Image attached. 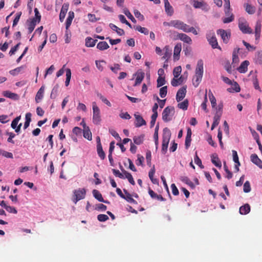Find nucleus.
Listing matches in <instances>:
<instances>
[{"instance_id":"39448f33","label":"nucleus","mask_w":262,"mask_h":262,"mask_svg":"<svg viewBox=\"0 0 262 262\" xmlns=\"http://www.w3.org/2000/svg\"><path fill=\"white\" fill-rule=\"evenodd\" d=\"M174 113V107L167 106L164 108L162 113V119L165 122H168L171 120V117Z\"/></svg>"},{"instance_id":"37998d69","label":"nucleus","mask_w":262,"mask_h":262,"mask_svg":"<svg viewBox=\"0 0 262 262\" xmlns=\"http://www.w3.org/2000/svg\"><path fill=\"white\" fill-rule=\"evenodd\" d=\"M233 84V88H228L227 89V91L229 92H232V90H234L236 92H239L241 90L240 87L238 85V84L236 82L234 81Z\"/></svg>"},{"instance_id":"7c9ffc66","label":"nucleus","mask_w":262,"mask_h":262,"mask_svg":"<svg viewBox=\"0 0 262 262\" xmlns=\"http://www.w3.org/2000/svg\"><path fill=\"white\" fill-rule=\"evenodd\" d=\"M123 191L125 193V198L124 199L126 200L128 202L133 203L135 204H137V202L136 200H135L132 196L131 194L127 192V191L124 189Z\"/></svg>"},{"instance_id":"4d7b16f0","label":"nucleus","mask_w":262,"mask_h":262,"mask_svg":"<svg viewBox=\"0 0 262 262\" xmlns=\"http://www.w3.org/2000/svg\"><path fill=\"white\" fill-rule=\"evenodd\" d=\"M83 137L89 140H92V133L89 129L83 130Z\"/></svg>"},{"instance_id":"5701e85b","label":"nucleus","mask_w":262,"mask_h":262,"mask_svg":"<svg viewBox=\"0 0 262 262\" xmlns=\"http://www.w3.org/2000/svg\"><path fill=\"white\" fill-rule=\"evenodd\" d=\"M74 17V13L73 11H70L69 12L68 17L67 18L66 22V30H68L69 28L70 27Z\"/></svg>"},{"instance_id":"f704fd0d","label":"nucleus","mask_w":262,"mask_h":262,"mask_svg":"<svg viewBox=\"0 0 262 262\" xmlns=\"http://www.w3.org/2000/svg\"><path fill=\"white\" fill-rule=\"evenodd\" d=\"M144 135L142 134L138 136H135L133 138L134 142L137 145L142 144L144 141Z\"/></svg>"},{"instance_id":"338daca9","label":"nucleus","mask_w":262,"mask_h":262,"mask_svg":"<svg viewBox=\"0 0 262 262\" xmlns=\"http://www.w3.org/2000/svg\"><path fill=\"white\" fill-rule=\"evenodd\" d=\"M137 157L138 159L136 161V165L138 166L143 165V163L144 160V157L139 154L137 155Z\"/></svg>"},{"instance_id":"864d4df0","label":"nucleus","mask_w":262,"mask_h":262,"mask_svg":"<svg viewBox=\"0 0 262 262\" xmlns=\"http://www.w3.org/2000/svg\"><path fill=\"white\" fill-rule=\"evenodd\" d=\"M157 87L159 88L162 86V85L165 84L166 81L165 79V77H158L157 80Z\"/></svg>"},{"instance_id":"09e8293b","label":"nucleus","mask_w":262,"mask_h":262,"mask_svg":"<svg viewBox=\"0 0 262 262\" xmlns=\"http://www.w3.org/2000/svg\"><path fill=\"white\" fill-rule=\"evenodd\" d=\"M146 159L147 165L150 167L151 165V153L150 150L146 151Z\"/></svg>"},{"instance_id":"20e7f679","label":"nucleus","mask_w":262,"mask_h":262,"mask_svg":"<svg viewBox=\"0 0 262 262\" xmlns=\"http://www.w3.org/2000/svg\"><path fill=\"white\" fill-rule=\"evenodd\" d=\"M100 112L96 102L93 103V122L95 124H99L101 122Z\"/></svg>"},{"instance_id":"a878e982","label":"nucleus","mask_w":262,"mask_h":262,"mask_svg":"<svg viewBox=\"0 0 262 262\" xmlns=\"http://www.w3.org/2000/svg\"><path fill=\"white\" fill-rule=\"evenodd\" d=\"M109 27L111 29L115 31L120 36L123 35L125 34L124 31L123 29L118 28L113 24H110Z\"/></svg>"},{"instance_id":"72a5a7b5","label":"nucleus","mask_w":262,"mask_h":262,"mask_svg":"<svg viewBox=\"0 0 262 262\" xmlns=\"http://www.w3.org/2000/svg\"><path fill=\"white\" fill-rule=\"evenodd\" d=\"M109 46L106 41L99 42L97 45V48L101 51H103L109 48Z\"/></svg>"},{"instance_id":"2f4dec72","label":"nucleus","mask_w":262,"mask_h":262,"mask_svg":"<svg viewBox=\"0 0 262 262\" xmlns=\"http://www.w3.org/2000/svg\"><path fill=\"white\" fill-rule=\"evenodd\" d=\"M250 211V206L248 204H246L242 206H241L239 208V213L241 214H247Z\"/></svg>"},{"instance_id":"a211bd4d","label":"nucleus","mask_w":262,"mask_h":262,"mask_svg":"<svg viewBox=\"0 0 262 262\" xmlns=\"http://www.w3.org/2000/svg\"><path fill=\"white\" fill-rule=\"evenodd\" d=\"M249 64V62L248 60H245L242 62L237 70L241 73H245L247 71Z\"/></svg>"},{"instance_id":"f3484780","label":"nucleus","mask_w":262,"mask_h":262,"mask_svg":"<svg viewBox=\"0 0 262 262\" xmlns=\"http://www.w3.org/2000/svg\"><path fill=\"white\" fill-rule=\"evenodd\" d=\"M253 60L256 64L262 65V51H258L255 53Z\"/></svg>"},{"instance_id":"bb28decb","label":"nucleus","mask_w":262,"mask_h":262,"mask_svg":"<svg viewBox=\"0 0 262 262\" xmlns=\"http://www.w3.org/2000/svg\"><path fill=\"white\" fill-rule=\"evenodd\" d=\"M44 90V87L42 86L38 91L35 96V101L36 103H38L43 98Z\"/></svg>"},{"instance_id":"774afa93","label":"nucleus","mask_w":262,"mask_h":262,"mask_svg":"<svg viewBox=\"0 0 262 262\" xmlns=\"http://www.w3.org/2000/svg\"><path fill=\"white\" fill-rule=\"evenodd\" d=\"M5 209L8 212H9L10 213H14V214H16L17 213V211L13 207H11V206H8V205H6V206L5 207Z\"/></svg>"},{"instance_id":"de8ad7c7","label":"nucleus","mask_w":262,"mask_h":262,"mask_svg":"<svg viewBox=\"0 0 262 262\" xmlns=\"http://www.w3.org/2000/svg\"><path fill=\"white\" fill-rule=\"evenodd\" d=\"M180 179L182 182L185 183V184L189 186H191L193 185V183L186 176H181Z\"/></svg>"},{"instance_id":"6e6d98bb","label":"nucleus","mask_w":262,"mask_h":262,"mask_svg":"<svg viewBox=\"0 0 262 262\" xmlns=\"http://www.w3.org/2000/svg\"><path fill=\"white\" fill-rule=\"evenodd\" d=\"M167 86H164L160 89V96L161 98L165 97L167 95Z\"/></svg>"},{"instance_id":"cd10ccee","label":"nucleus","mask_w":262,"mask_h":262,"mask_svg":"<svg viewBox=\"0 0 262 262\" xmlns=\"http://www.w3.org/2000/svg\"><path fill=\"white\" fill-rule=\"evenodd\" d=\"M3 95L5 97L11 98L14 100H17L18 99V96L17 94L12 93L10 91H6L3 92Z\"/></svg>"},{"instance_id":"e2e57ef3","label":"nucleus","mask_w":262,"mask_h":262,"mask_svg":"<svg viewBox=\"0 0 262 262\" xmlns=\"http://www.w3.org/2000/svg\"><path fill=\"white\" fill-rule=\"evenodd\" d=\"M244 191L246 193L249 192L251 190V186L249 181H246L244 184Z\"/></svg>"},{"instance_id":"dca6fc26","label":"nucleus","mask_w":262,"mask_h":262,"mask_svg":"<svg viewBox=\"0 0 262 262\" xmlns=\"http://www.w3.org/2000/svg\"><path fill=\"white\" fill-rule=\"evenodd\" d=\"M221 116V112H216V114H215L213 117V121L211 127V130H213L214 128V127H215L216 126L219 125Z\"/></svg>"},{"instance_id":"8fccbe9b","label":"nucleus","mask_w":262,"mask_h":262,"mask_svg":"<svg viewBox=\"0 0 262 262\" xmlns=\"http://www.w3.org/2000/svg\"><path fill=\"white\" fill-rule=\"evenodd\" d=\"M224 67L228 73H232V67L229 60H225L224 61Z\"/></svg>"},{"instance_id":"f03ea898","label":"nucleus","mask_w":262,"mask_h":262,"mask_svg":"<svg viewBox=\"0 0 262 262\" xmlns=\"http://www.w3.org/2000/svg\"><path fill=\"white\" fill-rule=\"evenodd\" d=\"M171 136L170 130L165 127L163 130L162 152L165 154L167 150L168 145Z\"/></svg>"},{"instance_id":"0eeeda50","label":"nucleus","mask_w":262,"mask_h":262,"mask_svg":"<svg viewBox=\"0 0 262 262\" xmlns=\"http://www.w3.org/2000/svg\"><path fill=\"white\" fill-rule=\"evenodd\" d=\"M206 38L212 48L221 49L220 47L218 45L214 33L213 31L209 32L206 35Z\"/></svg>"},{"instance_id":"13d9d810","label":"nucleus","mask_w":262,"mask_h":262,"mask_svg":"<svg viewBox=\"0 0 262 262\" xmlns=\"http://www.w3.org/2000/svg\"><path fill=\"white\" fill-rule=\"evenodd\" d=\"M24 68V66H21L14 70L10 71L9 73L11 75H15L16 74H18L21 71V70H23Z\"/></svg>"},{"instance_id":"423d86ee","label":"nucleus","mask_w":262,"mask_h":262,"mask_svg":"<svg viewBox=\"0 0 262 262\" xmlns=\"http://www.w3.org/2000/svg\"><path fill=\"white\" fill-rule=\"evenodd\" d=\"M73 193V201L75 204H76L78 201L85 198L86 190L84 188H79L74 190Z\"/></svg>"},{"instance_id":"4c0bfd02","label":"nucleus","mask_w":262,"mask_h":262,"mask_svg":"<svg viewBox=\"0 0 262 262\" xmlns=\"http://www.w3.org/2000/svg\"><path fill=\"white\" fill-rule=\"evenodd\" d=\"M208 96L212 107H214L216 105V100L215 97L213 96L212 93L210 90L209 91Z\"/></svg>"},{"instance_id":"c9c22d12","label":"nucleus","mask_w":262,"mask_h":262,"mask_svg":"<svg viewBox=\"0 0 262 262\" xmlns=\"http://www.w3.org/2000/svg\"><path fill=\"white\" fill-rule=\"evenodd\" d=\"M93 194L95 198L99 202H104V199L101 193L96 189H94L92 191Z\"/></svg>"},{"instance_id":"a18cd8bd","label":"nucleus","mask_w":262,"mask_h":262,"mask_svg":"<svg viewBox=\"0 0 262 262\" xmlns=\"http://www.w3.org/2000/svg\"><path fill=\"white\" fill-rule=\"evenodd\" d=\"M182 82V77H180L179 78L174 77L171 81V84L173 86H177Z\"/></svg>"},{"instance_id":"4468645a","label":"nucleus","mask_w":262,"mask_h":262,"mask_svg":"<svg viewBox=\"0 0 262 262\" xmlns=\"http://www.w3.org/2000/svg\"><path fill=\"white\" fill-rule=\"evenodd\" d=\"M251 161L259 168L262 169V161L258 157L256 154H252L250 156Z\"/></svg>"},{"instance_id":"c03bdc74","label":"nucleus","mask_w":262,"mask_h":262,"mask_svg":"<svg viewBox=\"0 0 262 262\" xmlns=\"http://www.w3.org/2000/svg\"><path fill=\"white\" fill-rule=\"evenodd\" d=\"M71 78V71L70 69H66V80L65 81V85L68 86L69 85L70 79Z\"/></svg>"},{"instance_id":"5fc2aeb1","label":"nucleus","mask_w":262,"mask_h":262,"mask_svg":"<svg viewBox=\"0 0 262 262\" xmlns=\"http://www.w3.org/2000/svg\"><path fill=\"white\" fill-rule=\"evenodd\" d=\"M194 160L195 163L196 165H198L201 168H204V166L202 165V161L197 155V151L195 152V155Z\"/></svg>"},{"instance_id":"f257e3e1","label":"nucleus","mask_w":262,"mask_h":262,"mask_svg":"<svg viewBox=\"0 0 262 262\" xmlns=\"http://www.w3.org/2000/svg\"><path fill=\"white\" fill-rule=\"evenodd\" d=\"M203 75V61L202 59L198 60L195 70V75L192 79V83L196 88L202 81Z\"/></svg>"},{"instance_id":"bf43d9fd","label":"nucleus","mask_w":262,"mask_h":262,"mask_svg":"<svg viewBox=\"0 0 262 262\" xmlns=\"http://www.w3.org/2000/svg\"><path fill=\"white\" fill-rule=\"evenodd\" d=\"M224 169L225 172H226V173L227 174L226 177L228 179H231L232 177V176H233L232 173L229 170L228 167L226 165V163H224Z\"/></svg>"},{"instance_id":"680f3d73","label":"nucleus","mask_w":262,"mask_h":262,"mask_svg":"<svg viewBox=\"0 0 262 262\" xmlns=\"http://www.w3.org/2000/svg\"><path fill=\"white\" fill-rule=\"evenodd\" d=\"M20 119V116L16 117L11 122V126L12 128L15 129Z\"/></svg>"},{"instance_id":"e433bc0d","label":"nucleus","mask_w":262,"mask_h":262,"mask_svg":"<svg viewBox=\"0 0 262 262\" xmlns=\"http://www.w3.org/2000/svg\"><path fill=\"white\" fill-rule=\"evenodd\" d=\"M36 24V20L33 18L28 25V32L31 33L34 30Z\"/></svg>"},{"instance_id":"412c9836","label":"nucleus","mask_w":262,"mask_h":262,"mask_svg":"<svg viewBox=\"0 0 262 262\" xmlns=\"http://www.w3.org/2000/svg\"><path fill=\"white\" fill-rule=\"evenodd\" d=\"M120 168L124 174L125 175V178H126L128 179L129 182L133 185H134L135 184V182L134 181V180L133 178L132 175L129 173L128 172L125 170L122 166L120 165Z\"/></svg>"},{"instance_id":"b1692460","label":"nucleus","mask_w":262,"mask_h":262,"mask_svg":"<svg viewBox=\"0 0 262 262\" xmlns=\"http://www.w3.org/2000/svg\"><path fill=\"white\" fill-rule=\"evenodd\" d=\"M97 151L99 157L101 160H104L105 158V154L103 150L101 142L98 143L97 145Z\"/></svg>"},{"instance_id":"f8f14e48","label":"nucleus","mask_w":262,"mask_h":262,"mask_svg":"<svg viewBox=\"0 0 262 262\" xmlns=\"http://www.w3.org/2000/svg\"><path fill=\"white\" fill-rule=\"evenodd\" d=\"M136 76L135 83L134 85V86H136L138 85H139L143 80L145 76V74L142 71H138V72L135 74Z\"/></svg>"},{"instance_id":"c756f323","label":"nucleus","mask_w":262,"mask_h":262,"mask_svg":"<svg viewBox=\"0 0 262 262\" xmlns=\"http://www.w3.org/2000/svg\"><path fill=\"white\" fill-rule=\"evenodd\" d=\"M97 39H94L91 37H88L85 38V46L87 47H93L95 46Z\"/></svg>"},{"instance_id":"9d476101","label":"nucleus","mask_w":262,"mask_h":262,"mask_svg":"<svg viewBox=\"0 0 262 262\" xmlns=\"http://www.w3.org/2000/svg\"><path fill=\"white\" fill-rule=\"evenodd\" d=\"M186 94V86L180 88L177 93L176 100L178 102L182 100Z\"/></svg>"},{"instance_id":"0e129e2a","label":"nucleus","mask_w":262,"mask_h":262,"mask_svg":"<svg viewBox=\"0 0 262 262\" xmlns=\"http://www.w3.org/2000/svg\"><path fill=\"white\" fill-rule=\"evenodd\" d=\"M97 95L102 102H103L107 106H111V102L106 98L103 96L101 94H98Z\"/></svg>"},{"instance_id":"ddd939ff","label":"nucleus","mask_w":262,"mask_h":262,"mask_svg":"<svg viewBox=\"0 0 262 262\" xmlns=\"http://www.w3.org/2000/svg\"><path fill=\"white\" fill-rule=\"evenodd\" d=\"M182 50V45L181 43H178L174 48L173 51V60H178L180 58V54Z\"/></svg>"},{"instance_id":"9b49d317","label":"nucleus","mask_w":262,"mask_h":262,"mask_svg":"<svg viewBox=\"0 0 262 262\" xmlns=\"http://www.w3.org/2000/svg\"><path fill=\"white\" fill-rule=\"evenodd\" d=\"M69 5L68 3H64L62 6L59 14V20L61 22L64 20L66 13L68 10Z\"/></svg>"},{"instance_id":"3c124183","label":"nucleus","mask_w":262,"mask_h":262,"mask_svg":"<svg viewBox=\"0 0 262 262\" xmlns=\"http://www.w3.org/2000/svg\"><path fill=\"white\" fill-rule=\"evenodd\" d=\"M0 155L7 158L12 159L13 158L12 153L3 150H0Z\"/></svg>"},{"instance_id":"603ef678","label":"nucleus","mask_w":262,"mask_h":262,"mask_svg":"<svg viewBox=\"0 0 262 262\" xmlns=\"http://www.w3.org/2000/svg\"><path fill=\"white\" fill-rule=\"evenodd\" d=\"M182 71V68L181 66H178L174 68L173 71V74L174 77L178 78L180 75Z\"/></svg>"},{"instance_id":"aec40b11","label":"nucleus","mask_w":262,"mask_h":262,"mask_svg":"<svg viewBox=\"0 0 262 262\" xmlns=\"http://www.w3.org/2000/svg\"><path fill=\"white\" fill-rule=\"evenodd\" d=\"M261 22L259 20H257L256 21L255 27V39L257 40L259 39L260 33H261Z\"/></svg>"},{"instance_id":"473e14b6","label":"nucleus","mask_w":262,"mask_h":262,"mask_svg":"<svg viewBox=\"0 0 262 262\" xmlns=\"http://www.w3.org/2000/svg\"><path fill=\"white\" fill-rule=\"evenodd\" d=\"M155 173V166L154 165L148 173V176H149V179H150V180L154 184H158V179L154 178V175Z\"/></svg>"},{"instance_id":"7ed1b4c3","label":"nucleus","mask_w":262,"mask_h":262,"mask_svg":"<svg viewBox=\"0 0 262 262\" xmlns=\"http://www.w3.org/2000/svg\"><path fill=\"white\" fill-rule=\"evenodd\" d=\"M238 27L243 33L251 34L252 33V29L249 26L247 21L244 18L239 19Z\"/></svg>"},{"instance_id":"393cba45","label":"nucleus","mask_w":262,"mask_h":262,"mask_svg":"<svg viewBox=\"0 0 262 262\" xmlns=\"http://www.w3.org/2000/svg\"><path fill=\"white\" fill-rule=\"evenodd\" d=\"M148 193L152 199H156L161 201H165V199L161 195L157 194L150 188H149L148 189Z\"/></svg>"},{"instance_id":"6e6552de","label":"nucleus","mask_w":262,"mask_h":262,"mask_svg":"<svg viewBox=\"0 0 262 262\" xmlns=\"http://www.w3.org/2000/svg\"><path fill=\"white\" fill-rule=\"evenodd\" d=\"M217 34L220 35L224 43H227L231 36V32L230 30H225L223 29H219L217 31Z\"/></svg>"},{"instance_id":"ea45409f","label":"nucleus","mask_w":262,"mask_h":262,"mask_svg":"<svg viewBox=\"0 0 262 262\" xmlns=\"http://www.w3.org/2000/svg\"><path fill=\"white\" fill-rule=\"evenodd\" d=\"M188 106V101L185 99L184 101L178 103V107L183 110H187Z\"/></svg>"},{"instance_id":"2eb2a0df","label":"nucleus","mask_w":262,"mask_h":262,"mask_svg":"<svg viewBox=\"0 0 262 262\" xmlns=\"http://www.w3.org/2000/svg\"><path fill=\"white\" fill-rule=\"evenodd\" d=\"M177 37L178 39L188 44L192 43V39L187 34L184 33H178L177 34Z\"/></svg>"},{"instance_id":"79ce46f5","label":"nucleus","mask_w":262,"mask_h":262,"mask_svg":"<svg viewBox=\"0 0 262 262\" xmlns=\"http://www.w3.org/2000/svg\"><path fill=\"white\" fill-rule=\"evenodd\" d=\"M212 163L216 167L221 168L222 166L221 162L217 157H212Z\"/></svg>"},{"instance_id":"052dcab7","label":"nucleus","mask_w":262,"mask_h":262,"mask_svg":"<svg viewBox=\"0 0 262 262\" xmlns=\"http://www.w3.org/2000/svg\"><path fill=\"white\" fill-rule=\"evenodd\" d=\"M108 217L106 214H100L97 216V219L100 222H105L108 220Z\"/></svg>"},{"instance_id":"4be33fe9","label":"nucleus","mask_w":262,"mask_h":262,"mask_svg":"<svg viewBox=\"0 0 262 262\" xmlns=\"http://www.w3.org/2000/svg\"><path fill=\"white\" fill-rule=\"evenodd\" d=\"M164 7L165 11L167 14L170 16L172 15L173 13V10L172 6L170 5V3L168 2V0H164Z\"/></svg>"},{"instance_id":"1a4fd4ad","label":"nucleus","mask_w":262,"mask_h":262,"mask_svg":"<svg viewBox=\"0 0 262 262\" xmlns=\"http://www.w3.org/2000/svg\"><path fill=\"white\" fill-rule=\"evenodd\" d=\"M134 116L135 118V125L136 127H139L142 125H146V121L138 113H135Z\"/></svg>"},{"instance_id":"c85d7f7f","label":"nucleus","mask_w":262,"mask_h":262,"mask_svg":"<svg viewBox=\"0 0 262 262\" xmlns=\"http://www.w3.org/2000/svg\"><path fill=\"white\" fill-rule=\"evenodd\" d=\"M245 11L249 14H253L255 12V7L248 3L244 4Z\"/></svg>"},{"instance_id":"69168bd1","label":"nucleus","mask_w":262,"mask_h":262,"mask_svg":"<svg viewBox=\"0 0 262 262\" xmlns=\"http://www.w3.org/2000/svg\"><path fill=\"white\" fill-rule=\"evenodd\" d=\"M112 171H113V174L116 176V177H119V178H121V179H125V177L124 176V175L121 173L119 170H117V169H112Z\"/></svg>"},{"instance_id":"6ab92c4d","label":"nucleus","mask_w":262,"mask_h":262,"mask_svg":"<svg viewBox=\"0 0 262 262\" xmlns=\"http://www.w3.org/2000/svg\"><path fill=\"white\" fill-rule=\"evenodd\" d=\"M164 52V56L162 57V59H165L166 61L170 58L171 55V50L168 46H166L163 49Z\"/></svg>"},{"instance_id":"a19ab883","label":"nucleus","mask_w":262,"mask_h":262,"mask_svg":"<svg viewBox=\"0 0 262 262\" xmlns=\"http://www.w3.org/2000/svg\"><path fill=\"white\" fill-rule=\"evenodd\" d=\"M134 28L136 30L141 32V33H143L145 35H147L148 34L149 31L146 28L142 27L140 26H136L134 27Z\"/></svg>"},{"instance_id":"58836bf2","label":"nucleus","mask_w":262,"mask_h":262,"mask_svg":"<svg viewBox=\"0 0 262 262\" xmlns=\"http://www.w3.org/2000/svg\"><path fill=\"white\" fill-rule=\"evenodd\" d=\"M184 23V22L180 20H173V23L172 25V27H174L175 28L181 30Z\"/></svg>"},{"instance_id":"49530a36","label":"nucleus","mask_w":262,"mask_h":262,"mask_svg":"<svg viewBox=\"0 0 262 262\" xmlns=\"http://www.w3.org/2000/svg\"><path fill=\"white\" fill-rule=\"evenodd\" d=\"M120 21L123 23L127 25L129 28H132V26L131 24L126 20L125 16L122 14H120L118 16Z\"/></svg>"}]
</instances>
